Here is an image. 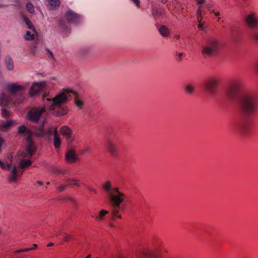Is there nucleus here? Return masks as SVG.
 <instances>
[{
	"instance_id": "1",
	"label": "nucleus",
	"mask_w": 258,
	"mask_h": 258,
	"mask_svg": "<svg viewBox=\"0 0 258 258\" xmlns=\"http://www.w3.org/2000/svg\"><path fill=\"white\" fill-rule=\"evenodd\" d=\"M225 93L227 98L230 100L239 99V110L243 119L238 125V129L243 134L248 133L251 119L257 111L256 95L245 90L241 80H235L230 83L225 89Z\"/></svg>"
},
{
	"instance_id": "2",
	"label": "nucleus",
	"mask_w": 258,
	"mask_h": 258,
	"mask_svg": "<svg viewBox=\"0 0 258 258\" xmlns=\"http://www.w3.org/2000/svg\"><path fill=\"white\" fill-rule=\"evenodd\" d=\"M72 99H74L75 103L78 107H82L83 103L79 99L77 93L69 89H64L52 99L46 98L47 101L51 102L49 109L52 111L53 115L59 116H63L68 113V108L64 104Z\"/></svg>"
},
{
	"instance_id": "3",
	"label": "nucleus",
	"mask_w": 258,
	"mask_h": 258,
	"mask_svg": "<svg viewBox=\"0 0 258 258\" xmlns=\"http://www.w3.org/2000/svg\"><path fill=\"white\" fill-rule=\"evenodd\" d=\"M7 89L10 93L8 96L2 94L0 96V106L10 107L22 103L25 99V91L26 87L19 84L18 83L8 84Z\"/></svg>"
},
{
	"instance_id": "4",
	"label": "nucleus",
	"mask_w": 258,
	"mask_h": 258,
	"mask_svg": "<svg viewBox=\"0 0 258 258\" xmlns=\"http://www.w3.org/2000/svg\"><path fill=\"white\" fill-rule=\"evenodd\" d=\"M102 187L110 202L112 208V219H114L115 217L120 219L121 216L120 215H118V213L120 209L121 204L125 199V195L121 192L119 190L118 188L113 187L110 181L106 182L103 185Z\"/></svg>"
},
{
	"instance_id": "5",
	"label": "nucleus",
	"mask_w": 258,
	"mask_h": 258,
	"mask_svg": "<svg viewBox=\"0 0 258 258\" xmlns=\"http://www.w3.org/2000/svg\"><path fill=\"white\" fill-rule=\"evenodd\" d=\"M18 133L20 134H24L28 143L26 149L21 153L20 156L23 158L27 157H31L34 154L36 150V148L32 139V132L30 130L27 129L24 125H22L18 128Z\"/></svg>"
},
{
	"instance_id": "6",
	"label": "nucleus",
	"mask_w": 258,
	"mask_h": 258,
	"mask_svg": "<svg viewBox=\"0 0 258 258\" xmlns=\"http://www.w3.org/2000/svg\"><path fill=\"white\" fill-rule=\"evenodd\" d=\"M221 44L216 38L207 39L202 47V53L204 57L216 56L221 49Z\"/></svg>"
},
{
	"instance_id": "7",
	"label": "nucleus",
	"mask_w": 258,
	"mask_h": 258,
	"mask_svg": "<svg viewBox=\"0 0 258 258\" xmlns=\"http://www.w3.org/2000/svg\"><path fill=\"white\" fill-rule=\"evenodd\" d=\"M45 121L43 120L39 126L35 131V135L39 138H43L47 141L51 140L52 135L55 134V130H57L56 126L51 125L45 130L43 128Z\"/></svg>"
},
{
	"instance_id": "8",
	"label": "nucleus",
	"mask_w": 258,
	"mask_h": 258,
	"mask_svg": "<svg viewBox=\"0 0 258 258\" xmlns=\"http://www.w3.org/2000/svg\"><path fill=\"white\" fill-rule=\"evenodd\" d=\"M219 81V80L218 78L212 77L205 82L204 88L208 96H212L216 94Z\"/></svg>"
},
{
	"instance_id": "9",
	"label": "nucleus",
	"mask_w": 258,
	"mask_h": 258,
	"mask_svg": "<svg viewBox=\"0 0 258 258\" xmlns=\"http://www.w3.org/2000/svg\"><path fill=\"white\" fill-rule=\"evenodd\" d=\"M244 22L245 26L253 30L258 28V16L253 12H250L245 15Z\"/></svg>"
},
{
	"instance_id": "10",
	"label": "nucleus",
	"mask_w": 258,
	"mask_h": 258,
	"mask_svg": "<svg viewBox=\"0 0 258 258\" xmlns=\"http://www.w3.org/2000/svg\"><path fill=\"white\" fill-rule=\"evenodd\" d=\"M106 150L112 156H116L118 154L119 148L117 143L112 139H108L105 143Z\"/></svg>"
},
{
	"instance_id": "11",
	"label": "nucleus",
	"mask_w": 258,
	"mask_h": 258,
	"mask_svg": "<svg viewBox=\"0 0 258 258\" xmlns=\"http://www.w3.org/2000/svg\"><path fill=\"white\" fill-rule=\"evenodd\" d=\"M45 111V107L33 108L28 113V118L33 122H37L42 113Z\"/></svg>"
},
{
	"instance_id": "12",
	"label": "nucleus",
	"mask_w": 258,
	"mask_h": 258,
	"mask_svg": "<svg viewBox=\"0 0 258 258\" xmlns=\"http://www.w3.org/2000/svg\"><path fill=\"white\" fill-rule=\"evenodd\" d=\"M61 134L66 137L67 142L69 144L71 143L74 140V136L72 134V131L67 126H62L60 128Z\"/></svg>"
},
{
	"instance_id": "13",
	"label": "nucleus",
	"mask_w": 258,
	"mask_h": 258,
	"mask_svg": "<svg viewBox=\"0 0 258 258\" xmlns=\"http://www.w3.org/2000/svg\"><path fill=\"white\" fill-rule=\"evenodd\" d=\"M45 86L44 82H40L34 83L31 87L29 90V94L31 96L36 95L40 90L44 88Z\"/></svg>"
},
{
	"instance_id": "14",
	"label": "nucleus",
	"mask_w": 258,
	"mask_h": 258,
	"mask_svg": "<svg viewBox=\"0 0 258 258\" xmlns=\"http://www.w3.org/2000/svg\"><path fill=\"white\" fill-rule=\"evenodd\" d=\"M66 160L69 163H75L78 159L76 151L74 149H68L65 155Z\"/></svg>"
},
{
	"instance_id": "15",
	"label": "nucleus",
	"mask_w": 258,
	"mask_h": 258,
	"mask_svg": "<svg viewBox=\"0 0 258 258\" xmlns=\"http://www.w3.org/2000/svg\"><path fill=\"white\" fill-rule=\"evenodd\" d=\"M66 18L70 23H76L79 20V16L72 11H69L66 13Z\"/></svg>"
},
{
	"instance_id": "16",
	"label": "nucleus",
	"mask_w": 258,
	"mask_h": 258,
	"mask_svg": "<svg viewBox=\"0 0 258 258\" xmlns=\"http://www.w3.org/2000/svg\"><path fill=\"white\" fill-rule=\"evenodd\" d=\"M23 173V171H20V173H19L17 166L16 165H13L11 172L10 176L9 177V181L10 182L16 181L17 179V176L19 175H21Z\"/></svg>"
},
{
	"instance_id": "17",
	"label": "nucleus",
	"mask_w": 258,
	"mask_h": 258,
	"mask_svg": "<svg viewBox=\"0 0 258 258\" xmlns=\"http://www.w3.org/2000/svg\"><path fill=\"white\" fill-rule=\"evenodd\" d=\"M139 258H159L158 252L155 251H143L138 255Z\"/></svg>"
},
{
	"instance_id": "18",
	"label": "nucleus",
	"mask_w": 258,
	"mask_h": 258,
	"mask_svg": "<svg viewBox=\"0 0 258 258\" xmlns=\"http://www.w3.org/2000/svg\"><path fill=\"white\" fill-rule=\"evenodd\" d=\"M54 136V139H53V143H54V146L56 149L59 148L61 141L60 140V137L59 135L57 130H55V134Z\"/></svg>"
},
{
	"instance_id": "19",
	"label": "nucleus",
	"mask_w": 258,
	"mask_h": 258,
	"mask_svg": "<svg viewBox=\"0 0 258 258\" xmlns=\"http://www.w3.org/2000/svg\"><path fill=\"white\" fill-rule=\"evenodd\" d=\"M5 64L7 69L9 71H12L14 69V63L12 58L7 56L5 59Z\"/></svg>"
},
{
	"instance_id": "20",
	"label": "nucleus",
	"mask_w": 258,
	"mask_h": 258,
	"mask_svg": "<svg viewBox=\"0 0 258 258\" xmlns=\"http://www.w3.org/2000/svg\"><path fill=\"white\" fill-rule=\"evenodd\" d=\"M159 31L163 37H168L170 34L169 29L165 25L161 26L159 28Z\"/></svg>"
},
{
	"instance_id": "21",
	"label": "nucleus",
	"mask_w": 258,
	"mask_h": 258,
	"mask_svg": "<svg viewBox=\"0 0 258 258\" xmlns=\"http://www.w3.org/2000/svg\"><path fill=\"white\" fill-rule=\"evenodd\" d=\"M12 159H13L12 156H10V163H7V164H5V163L4 162H3L2 161H1L0 160V167L2 169H3V170H10L11 168L12 164Z\"/></svg>"
},
{
	"instance_id": "22",
	"label": "nucleus",
	"mask_w": 258,
	"mask_h": 258,
	"mask_svg": "<svg viewBox=\"0 0 258 258\" xmlns=\"http://www.w3.org/2000/svg\"><path fill=\"white\" fill-rule=\"evenodd\" d=\"M32 164V162L29 159L21 160L19 163V167L23 169L30 166Z\"/></svg>"
},
{
	"instance_id": "23",
	"label": "nucleus",
	"mask_w": 258,
	"mask_h": 258,
	"mask_svg": "<svg viewBox=\"0 0 258 258\" xmlns=\"http://www.w3.org/2000/svg\"><path fill=\"white\" fill-rule=\"evenodd\" d=\"M67 182L69 183L68 185L72 186H76L79 187L80 186V181L79 180L77 179H68L67 180Z\"/></svg>"
},
{
	"instance_id": "24",
	"label": "nucleus",
	"mask_w": 258,
	"mask_h": 258,
	"mask_svg": "<svg viewBox=\"0 0 258 258\" xmlns=\"http://www.w3.org/2000/svg\"><path fill=\"white\" fill-rule=\"evenodd\" d=\"M23 20L25 22V23H26L28 28L29 29L32 30L33 31V32L35 33L36 31L35 30V28L33 26V25H32L31 22L29 20V19L25 16H23Z\"/></svg>"
},
{
	"instance_id": "25",
	"label": "nucleus",
	"mask_w": 258,
	"mask_h": 258,
	"mask_svg": "<svg viewBox=\"0 0 258 258\" xmlns=\"http://www.w3.org/2000/svg\"><path fill=\"white\" fill-rule=\"evenodd\" d=\"M12 121H7L0 125V130L3 131H7L12 124Z\"/></svg>"
},
{
	"instance_id": "26",
	"label": "nucleus",
	"mask_w": 258,
	"mask_h": 258,
	"mask_svg": "<svg viewBox=\"0 0 258 258\" xmlns=\"http://www.w3.org/2000/svg\"><path fill=\"white\" fill-rule=\"evenodd\" d=\"M152 15L155 19H156L157 18H158L161 16L162 10L156 8H153L152 11Z\"/></svg>"
},
{
	"instance_id": "27",
	"label": "nucleus",
	"mask_w": 258,
	"mask_h": 258,
	"mask_svg": "<svg viewBox=\"0 0 258 258\" xmlns=\"http://www.w3.org/2000/svg\"><path fill=\"white\" fill-rule=\"evenodd\" d=\"M108 212L105 210H102L100 211L99 214L98 216H96L95 219L97 221H100L102 220L104 217L107 214Z\"/></svg>"
},
{
	"instance_id": "28",
	"label": "nucleus",
	"mask_w": 258,
	"mask_h": 258,
	"mask_svg": "<svg viewBox=\"0 0 258 258\" xmlns=\"http://www.w3.org/2000/svg\"><path fill=\"white\" fill-rule=\"evenodd\" d=\"M250 39L258 42V31L251 32L249 35Z\"/></svg>"
},
{
	"instance_id": "29",
	"label": "nucleus",
	"mask_w": 258,
	"mask_h": 258,
	"mask_svg": "<svg viewBox=\"0 0 258 258\" xmlns=\"http://www.w3.org/2000/svg\"><path fill=\"white\" fill-rule=\"evenodd\" d=\"M185 92L187 94L190 95L195 90V87L191 85H187L185 87Z\"/></svg>"
},
{
	"instance_id": "30",
	"label": "nucleus",
	"mask_w": 258,
	"mask_h": 258,
	"mask_svg": "<svg viewBox=\"0 0 258 258\" xmlns=\"http://www.w3.org/2000/svg\"><path fill=\"white\" fill-rule=\"evenodd\" d=\"M37 246V244H34L33 247L20 249L19 250L16 251V252L20 253V252H28L30 250H32L35 249Z\"/></svg>"
},
{
	"instance_id": "31",
	"label": "nucleus",
	"mask_w": 258,
	"mask_h": 258,
	"mask_svg": "<svg viewBox=\"0 0 258 258\" xmlns=\"http://www.w3.org/2000/svg\"><path fill=\"white\" fill-rule=\"evenodd\" d=\"M197 19L198 21H200L202 20L203 19V14H202V10L201 9V7H199L197 12Z\"/></svg>"
},
{
	"instance_id": "32",
	"label": "nucleus",
	"mask_w": 258,
	"mask_h": 258,
	"mask_svg": "<svg viewBox=\"0 0 258 258\" xmlns=\"http://www.w3.org/2000/svg\"><path fill=\"white\" fill-rule=\"evenodd\" d=\"M59 27L63 31H67V32L68 31V29L67 26L66 22L64 20H60L59 21Z\"/></svg>"
},
{
	"instance_id": "33",
	"label": "nucleus",
	"mask_w": 258,
	"mask_h": 258,
	"mask_svg": "<svg viewBox=\"0 0 258 258\" xmlns=\"http://www.w3.org/2000/svg\"><path fill=\"white\" fill-rule=\"evenodd\" d=\"M27 10L30 12L31 14H33L34 12V8L33 5L31 3H28L26 5Z\"/></svg>"
},
{
	"instance_id": "34",
	"label": "nucleus",
	"mask_w": 258,
	"mask_h": 258,
	"mask_svg": "<svg viewBox=\"0 0 258 258\" xmlns=\"http://www.w3.org/2000/svg\"><path fill=\"white\" fill-rule=\"evenodd\" d=\"M25 38L27 40H33L34 38V34H32L30 31H27Z\"/></svg>"
},
{
	"instance_id": "35",
	"label": "nucleus",
	"mask_w": 258,
	"mask_h": 258,
	"mask_svg": "<svg viewBox=\"0 0 258 258\" xmlns=\"http://www.w3.org/2000/svg\"><path fill=\"white\" fill-rule=\"evenodd\" d=\"M90 48L87 47L81 48L79 50V53L81 55H85L89 53Z\"/></svg>"
},
{
	"instance_id": "36",
	"label": "nucleus",
	"mask_w": 258,
	"mask_h": 258,
	"mask_svg": "<svg viewBox=\"0 0 258 258\" xmlns=\"http://www.w3.org/2000/svg\"><path fill=\"white\" fill-rule=\"evenodd\" d=\"M198 22L199 24L198 25V27L201 30L204 31L206 28L205 24L204 22H202V21H198Z\"/></svg>"
},
{
	"instance_id": "37",
	"label": "nucleus",
	"mask_w": 258,
	"mask_h": 258,
	"mask_svg": "<svg viewBox=\"0 0 258 258\" xmlns=\"http://www.w3.org/2000/svg\"><path fill=\"white\" fill-rule=\"evenodd\" d=\"M52 172L56 175H59L60 174H65V173L64 172H62L61 170H60L59 169H57L56 168H53L52 169Z\"/></svg>"
},
{
	"instance_id": "38",
	"label": "nucleus",
	"mask_w": 258,
	"mask_h": 258,
	"mask_svg": "<svg viewBox=\"0 0 258 258\" xmlns=\"http://www.w3.org/2000/svg\"><path fill=\"white\" fill-rule=\"evenodd\" d=\"M49 4L52 6H57L59 4V0H48Z\"/></svg>"
},
{
	"instance_id": "39",
	"label": "nucleus",
	"mask_w": 258,
	"mask_h": 258,
	"mask_svg": "<svg viewBox=\"0 0 258 258\" xmlns=\"http://www.w3.org/2000/svg\"><path fill=\"white\" fill-rule=\"evenodd\" d=\"M2 116L5 117H7L9 116V112L6 109L3 108L1 111Z\"/></svg>"
},
{
	"instance_id": "40",
	"label": "nucleus",
	"mask_w": 258,
	"mask_h": 258,
	"mask_svg": "<svg viewBox=\"0 0 258 258\" xmlns=\"http://www.w3.org/2000/svg\"><path fill=\"white\" fill-rule=\"evenodd\" d=\"M67 185H64V184H62V185H60L58 188H57V190L59 191V192H61L63 190H64L67 187Z\"/></svg>"
},
{
	"instance_id": "41",
	"label": "nucleus",
	"mask_w": 258,
	"mask_h": 258,
	"mask_svg": "<svg viewBox=\"0 0 258 258\" xmlns=\"http://www.w3.org/2000/svg\"><path fill=\"white\" fill-rule=\"evenodd\" d=\"M131 2L134 3L136 7L138 8H140L141 5H140V1L139 0H131Z\"/></svg>"
},
{
	"instance_id": "42",
	"label": "nucleus",
	"mask_w": 258,
	"mask_h": 258,
	"mask_svg": "<svg viewBox=\"0 0 258 258\" xmlns=\"http://www.w3.org/2000/svg\"><path fill=\"white\" fill-rule=\"evenodd\" d=\"M72 236L69 234H65L64 235V240L66 241H68L69 240L72 239Z\"/></svg>"
},
{
	"instance_id": "43",
	"label": "nucleus",
	"mask_w": 258,
	"mask_h": 258,
	"mask_svg": "<svg viewBox=\"0 0 258 258\" xmlns=\"http://www.w3.org/2000/svg\"><path fill=\"white\" fill-rule=\"evenodd\" d=\"M87 188L89 191L94 193L95 194H96L97 193V191L95 189H94L90 186H88Z\"/></svg>"
},
{
	"instance_id": "44",
	"label": "nucleus",
	"mask_w": 258,
	"mask_h": 258,
	"mask_svg": "<svg viewBox=\"0 0 258 258\" xmlns=\"http://www.w3.org/2000/svg\"><path fill=\"white\" fill-rule=\"evenodd\" d=\"M47 52H48V56L50 57L53 58V54L52 51H51L49 49L46 50Z\"/></svg>"
},
{
	"instance_id": "45",
	"label": "nucleus",
	"mask_w": 258,
	"mask_h": 258,
	"mask_svg": "<svg viewBox=\"0 0 258 258\" xmlns=\"http://www.w3.org/2000/svg\"><path fill=\"white\" fill-rule=\"evenodd\" d=\"M91 149L90 148H88L82 152V154H84L86 153H91Z\"/></svg>"
},
{
	"instance_id": "46",
	"label": "nucleus",
	"mask_w": 258,
	"mask_h": 258,
	"mask_svg": "<svg viewBox=\"0 0 258 258\" xmlns=\"http://www.w3.org/2000/svg\"><path fill=\"white\" fill-rule=\"evenodd\" d=\"M3 142H4L3 139L1 137H0V152H1V150H2V146Z\"/></svg>"
},
{
	"instance_id": "47",
	"label": "nucleus",
	"mask_w": 258,
	"mask_h": 258,
	"mask_svg": "<svg viewBox=\"0 0 258 258\" xmlns=\"http://www.w3.org/2000/svg\"><path fill=\"white\" fill-rule=\"evenodd\" d=\"M205 0H198V3L199 4L201 5V4H204L205 3Z\"/></svg>"
},
{
	"instance_id": "48",
	"label": "nucleus",
	"mask_w": 258,
	"mask_h": 258,
	"mask_svg": "<svg viewBox=\"0 0 258 258\" xmlns=\"http://www.w3.org/2000/svg\"><path fill=\"white\" fill-rule=\"evenodd\" d=\"M60 233H61L60 230H59V231H55L54 234L56 236H58L60 234Z\"/></svg>"
},
{
	"instance_id": "49",
	"label": "nucleus",
	"mask_w": 258,
	"mask_h": 258,
	"mask_svg": "<svg viewBox=\"0 0 258 258\" xmlns=\"http://www.w3.org/2000/svg\"><path fill=\"white\" fill-rule=\"evenodd\" d=\"M159 2L162 3V4H165L167 2L168 0H158Z\"/></svg>"
},
{
	"instance_id": "50",
	"label": "nucleus",
	"mask_w": 258,
	"mask_h": 258,
	"mask_svg": "<svg viewBox=\"0 0 258 258\" xmlns=\"http://www.w3.org/2000/svg\"><path fill=\"white\" fill-rule=\"evenodd\" d=\"M174 38L176 39H179L180 38V36L179 35H175L174 36Z\"/></svg>"
},
{
	"instance_id": "51",
	"label": "nucleus",
	"mask_w": 258,
	"mask_h": 258,
	"mask_svg": "<svg viewBox=\"0 0 258 258\" xmlns=\"http://www.w3.org/2000/svg\"><path fill=\"white\" fill-rule=\"evenodd\" d=\"M255 71L258 73V61L255 64Z\"/></svg>"
},
{
	"instance_id": "52",
	"label": "nucleus",
	"mask_w": 258,
	"mask_h": 258,
	"mask_svg": "<svg viewBox=\"0 0 258 258\" xmlns=\"http://www.w3.org/2000/svg\"><path fill=\"white\" fill-rule=\"evenodd\" d=\"M37 183L39 185H43V182L41 181H37Z\"/></svg>"
},
{
	"instance_id": "53",
	"label": "nucleus",
	"mask_w": 258,
	"mask_h": 258,
	"mask_svg": "<svg viewBox=\"0 0 258 258\" xmlns=\"http://www.w3.org/2000/svg\"><path fill=\"white\" fill-rule=\"evenodd\" d=\"M112 258H123L122 257L119 255L113 256Z\"/></svg>"
},
{
	"instance_id": "54",
	"label": "nucleus",
	"mask_w": 258,
	"mask_h": 258,
	"mask_svg": "<svg viewBox=\"0 0 258 258\" xmlns=\"http://www.w3.org/2000/svg\"><path fill=\"white\" fill-rule=\"evenodd\" d=\"M182 54H182V53H178V55L180 59L181 58V57H182Z\"/></svg>"
},
{
	"instance_id": "55",
	"label": "nucleus",
	"mask_w": 258,
	"mask_h": 258,
	"mask_svg": "<svg viewBox=\"0 0 258 258\" xmlns=\"http://www.w3.org/2000/svg\"><path fill=\"white\" fill-rule=\"evenodd\" d=\"M214 14L216 16H218L220 15L219 12L214 13Z\"/></svg>"
},
{
	"instance_id": "56",
	"label": "nucleus",
	"mask_w": 258,
	"mask_h": 258,
	"mask_svg": "<svg viewBox=\"0 0 258 258\" xmlns=\"http://www.w3.org/2000/svg\"><path fill=\"white\" fill-rule=\"evenodd\" d=\"M53 245V243H50L48 244V246H52Z\"/></svg>"
},
{
	"instance_id": "57",
	"label": "nucleus",
	"mask_w": 258,
	"mask_h": 258,
	"mask_svg": "<svg viewBox=\"0 0 258 258\" xmlns=\"http://www.w3.org/2000/svg\"><path fill=\"white\" fill-rule=\"evenodd\" d=\"M90 257H91V255L89 254L85 258H90Z\"/></svg>"
},
{
	"instance_id": "58",
	"label": "nucleus",
	"mask_w": 258,
	"mask_h": 258,
	"mask_svg": "<svg viewBox=\"0 0 258 258\" xmlns=\"http://www.w3.org/2000/svg\"><path fill=\"white\" fill-rule=\"evenodd\" d=\"M3 7V5L0 3V8Z\"/></svg>"
},
{
	"instance_id": "59",
	"label": "nucleus",
	"mask_w": 258,
	"mask_h": 258,
	"mask_svg": "<svg viewBox=\"0 0 258 258\" xmlns=\"http://www.w3.org/2000/svg\"><path fill=\"white\" fill-rule=\"evenodd\" d=\"M46 96H47V95L45 94V96H43L44 99V98H45L46 97Z\"/></svg>"
},
{
	"instance_id": "60",
	"label": "nucleus",
	"mask_w": 258,
	"mask_h": 258,
	"mask_svg": "<svg viewBox=\"0 0 258 258\" xmlns=\"http://www.w3.org/2000/svg\"><path fill=\"white\" fill-rule=\"evenodd\" d=\"M49 184H50V183L49 182H47V185H49Z\"/></svg>"
},
{
	"instance_id": "61",
	"label": "nucleus",
	"mask_w": 258,
	"mask_h": 258,
	"mask_svg": "<svg viewBox=\"0 0 258 258\" xmlns=\"http://www.w3.org/2000/svg\"><path fill=\"white\" fill-rule=\"evenodd\" d=\"M110 226H111V227H113V226L112 224H110Z\"/></svg>"
}]
</instances>
